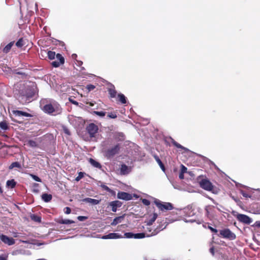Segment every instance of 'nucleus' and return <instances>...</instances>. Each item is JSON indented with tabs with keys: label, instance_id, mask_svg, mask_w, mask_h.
<instances>
[{
	"label": "nucleus",
	"instance_id": "f257e3e1",
	"mask_svg": "<svg viewBox=\"0 0 260 260\" xmlns=\"http://www.w3.org/2000/svg\"><path fill=\"white\" fill-rule=\"evenodd\" d=\"M42 110L46 113L52 115L59 114L62 112L60 105L53 100H49L42 108Z\"/></svg>",
	"mask_w": 260,
	"mask_h": 260
},
{
	"label": "nucleus",
	"instance_id": "f03ea898",
	"mask_svg": "<svg viewBox=\"0 0 260 260\" xmlns=\"http://www.w3.org/2000/svg\"><path fill=\"white\" fill-rule=\"evenodd\" d=\"M154 203L161 211L171 210L173 209V206L170 203L162 202L158 199H155Z\"/></svg>",
	"mask_w": 260,
	"mask_h": 260
},
{
	"label": "nucleus",
	"instance_id": "7ed1b4c3",
	"mask_svg": "<svg viewBox=\"0 0 260 260\" xmlns=\"http://www.w3.org/2000/svg\"><path fill=\"white\" fill-rule=\"evenodd\" d=\"M86 130L91 138H96L99 127L94 123H90L86 127Z\"/></svg>",
	"mask_w": 260,
	"mask_h": 260
},
{
	"label": "nucleus",
	"instance_id": "20e7f679",
	"mask_svg": "<svg viewBox=\"0 0 260 260\" xmlns=\"http://www.w3.org/2000/svg\"><path fill=\"white\" fill-rule=\"evenodd\" d=\"M200 186L204 189L207 191H211L213 189L212 183L206 179H203L199 182Z\"/></svg>",
	"mask_w": 260,
	"mask_h": 260
},
{
	"label": "nucleus",
	"instance_id": "39448f33",
	"mask_svg": "<svg viewBox=\"0 0 260 260\" xmlns=\"http://www.w3.org/2000/svg\"><path fill=\"white\" fill-rule=\"evenodd\" d=\"M119 144H117L116 145L114 146V147L108 149L106 151V156L107 157H111L116 154L118 153L119 151Z\"/></svg>",
	"mask_w": 260,
	"mask_h": 260
},
{
	"label": "nucleus",
	"instance_id": "423d86ee",
	"mask_svg": "<svg viewBox=\"0 0 260 260\" xmlns=\"http://www.w3.org/2000/svg\"><path fill=\"white\" fill-rule=\"evenodd\" d=\"M237 218L240 222L245 224H249L252 222V219L245 214H237Z\"/></svg>",
	"mask_w": 260,
	"mask_h": 260
},
{
	"label": "nucleus",
	"instance_id": "0eeeda50",
	"mask_svg": "<svg viewBox=\"0 0 260 260\" xmlns=\"http://www.w3.org/2000/svg\"><path fill=\"white\" fill-rule=\"evenodd\" d=\"M117 198L120 200L129 201L133 199V196L127 192L119 191L117 193Z\"/></svg>",
	"mask_w": 260,
	"mask_h": 260
},
{
	"label": "nucleus",
	"instance_id": "6e6552de",
	"mask_svg": "<svg viewBox=\"0 0 260 260\" xmlns=\"http://www.w3.org/2000/svg\"><path fill=\"white\" fill-rule=\"evenodd\" d=\"M0 239L3 242L8 245H12L15 244V240L13 238H10L4 235L0 236Z\"/></svg>",
	"mask_w": 260,
	"mask_h": 260
},
{
	"label": "nucleus",
	"instance_id": "1a4fd4ad",
	"mask_svg": "<svg viewBox=\"0 0 260 260\" xmlns=\"http://www.w3.org/2000/svg\"><path fill=\"white\" fill-rule=\"evenodd\" d=\"M123 237L122 235L119 233H110L107 235H104L102 236V239H120L123 238Z\"/></svg>",
	"mask_w": 260,
	"mask_h": 260
},
{
	"label": "nucleus",
	"instance_id": "9d476101",
	"mask_svg": "<svg viewBox=\"0 0 260 260\" xmlns=\"http://www.w3.org/2000/svg\"><path fill=\"white\" fill-rule=\"evenodd\" d=\"M122 205V203L119 201H114L111 202L109 203V206L112 208V211L114 212H116L117 209L120 207Z\"/></svg>",
	"mask_w": 260,
	"mask_h": 260
},
{
	"label": "nucleus",
	"instance_id": "9b49d317",
	"mask_svg": "<svg viewBox=\"0 0 260 260\" xmlns=\"http://www.w3.org/2000/svg\"><path fill=\"white\" fill-rule=\"evenodd\" d=\"M13 113L16 117H21V116H25V117H32V115L30 114H29L28 113L23 112L21 111H19V110H14V111H13Z\"/></svg>",
	"mask_w": 260,
	"mask_h": 260
},
{
	"label": "nucleus",
	"instance_id": "f8f14e48",
	"mask_svg": "<svg viewBox=\"0 0 260 260\" xmlns=\"http://www.w3.org/2000/svg\"><path fill=\"white\" fill-rule=\"evenodd\" d=\"M132 171L131 167H128L126 165L123 164L120 168V173L122 175H127L129 173Z\"/></svg>",
	"mask_w": 260,
	"mask_h": 260
},
{
	"label": "nucleus",
	"instance_id": "ddd939ff",
	"mask_svg": "<svg viewBox=\"0 0 260 260\" xmlns=\"http://www.w3.org/2000/svg\"><path fill=\"white\" fill-rule=\"evenodd\" d=\"M83 201L84 202L88 203L92 205H97L100 203V201L99 200L89 198L84 199L83 200Z\"/></svg>",
	"mask_w": 260,
	"mask_h": 260
},
{
	"label": "nucleus",
	"instance_id": "4468645a",
	"mask_svg": "<svg viewBox=\"0 0 260 260\" xmlns=\"http://www.w3.org/2000/svg\"><path fill=\"white\" fill-rule=\"evenodd\" d=\"M123 218H124V216L123 215L120 216H118V217H117L113 219L112 222L111 223V224L112 225H117L119 223H120V222H122V221L123 219Z\"/></svg>",
	"mask_w": 260,
	"mask_h": 260
},
{
	"label": "nucleus",
	"instance_id": "2eb2a0df",
	"mask_svg": "<svg viewBox=\"0 0 260 260\" xmlns=\"http://www.w3.org/2000/svg\"><path fill=\"white\" fill-rule=\"evenodd\" d=\"M109 93L110 95V97L114 98L116 96L117 92L115 89V87L113 85H112L111 87L108 89Z\"/></svg>",
	"mask_w": 260,
	"mask_h": 260
},
{
	"label": "nucleus",
	"instance_id": "dca6fc26",
	"mask_svg": "<svg viewBox=\"0 0 260 260\" xmlns=\"http://www.w3.org/2000/svg\"><path fill=\"white\" fill-rule=\"evenodd\" d=\"M52 198V195L47 193H43L42 195V200L45 202H50Z\"/></svg>",
	"mask_w": 260,
	"mask_h": 260
},
{
	"label": "nucleus",
	"instance_id": "f3484780",
	"mask_svg": "<svg viewBox=\"0 0 260 260\" xmlns=\"http://www.w3.org/2000/svg\"><path fill=\"white\" fill-rule=\"evenodd\" d=\"M16 184V183L14 179L8 180L6 182V186L8 188H13Z\"/></svg>",
	"mask_w": 260,
	"mask_h": 260
},
{
	"label": "nucleus",
	"instance_id": "a211bd4d",
	"mask_svg": "<svg viewBox=\"0 0 260 260\" xmlns=\"http://www.w3.org/2000/svg\"><path fill=\"white\" fill-rule=\"evenodd\" d=\"M214 209V207L213 206H209L206 207V211L207 212V214L209 217H213V214H212V212Z\"/></svg>",
	"mask_w": 260,
	"mask_h": 260
},
{
	"label": "nucleus",
	"instance_id": "6ab92c4d",
	"mask_svg": "<svg viewBox=\"0 0 260 260\" xmlns=\"http://www.w3.org/2000/svg\"><path fill=\"white\" fill-rule=\"evenodd\" d=\"M89 161L90 163V164L93 167L99 169L101 168V165H100V164L98 161H95V160H94L93 159L90 158Z\"/></svg>",
	"mask_w": 260,
	"mask_h": 260
},
{
	"label": "nucleus",
	"instance_id": "aec40b11",
	"mask_svg": "<svg viewBox=\"0 0 260 260\" xmlns=\"http://www.w3.org/2000/svg\"><path fill=\"white\" fill-rule=\"evenodd\" d=\"M218 236L220 238H228V230L224 229L221 230Z\"/></svg>",
	"mask_w": 260,
	"mask_h": 260
},
{
	"label": "nucleus",
	"instance_id": "412c9836",
	"mask_svg": "<svg viewBox=\"0 0 260 260\" xmlns=\"http://www.w3.org/2000/svg\"><path fill=\"white\" fill-rule=\"evenodd\" d=\"M14 44V43L13 42H10V43H9L7 45H6L5 46V47L3 49V52L4 53H8V52H9V51L10 50V49H11L12 46Z\"/></svg>",
	"mask_w": 260,
	"mask_h": 260
},
{
	"label": "nucleus",
	"instance_id": "4be33fe9",
	"mask_svg": "<svg viewBox=\"0 0 260 260\" xmlns=\"http://www.w3.org/2000/svg\"><path fill=\"white\" fill-rule=\"evenodd\" d=\"M30 218L33 221H35L37 222H41V217L35 214L31 215Z\"/></svg>",
	"mask_w": 260,
	"mask_h": 260
},
{
	"label": "nucleus",
	"instance_id": "5701e85b",
	"mask_svg": "<svg viewBox=\"0 0 260 260\" xmlns=\"http://www.w3.org/2000/svg\"><path fill=\"white\" fill-rule=\"evenodd\" d=\"M118 97L119 98V101L122 104H125L126 103V98L124 94L122 93H119L118 94Z\"/></svg>",
	"mask_w": 260,
	"mask_h": 260
},
{
	"label": "nucleus",
	"instance_id": "b1692460",
	"mask_svg": "<svg viewBox=\"0 0 260 260\" xmlns=\"http://www.w3.org/2000/svg\"><path fill=\"white\" fill-rule=\"evenodd\" d=\"M172 143L173 144L176 146V147H177L178 148H180V149H182L183 150H184L185 151H188V149L183 146H182L181 145H180V144L178 143L177 142L175 141L174 140H173L172 141Z\"/></svg>",
	"mask_w": 260,
	"mask_h": 260
},
{
	"label": "nucleus",
	"instance_id": "393cba45",
	"mask_svg": "<svg viewBox=\"0 0 260 260\" xmlns=\"http://www.w3.org/2000/svg\"><path fill=\"white\" fill-rule=\"evenodd\" d=\"M157 217V213H154L152 216L151 217L150 219H149L148 221V224L151 225L152 223L154 222V221L156 220V218Z\"/></svg>",
	"mask_w": 260,
	"mask_h": 260
},
{
	"label": "nucleus",
	"instance_id": "a878e982",
	"mask_svg": "<svg viewBox=\"0 0 260 260\" xmlns=\"http://www.w3.org/2000/svg\"><path fill=\"white\" fill-rule=\"evenodd\" d=\"M27 144L29 146L32 147V148H36V147H38V144H37V142L32 140H28L27 141Z\"/></svg>",
	"mask_w": 260,
	"mask_h": 260
},
{
	"label": "nucleus",
	"instance_id": "bb28decb",
	"mask_svg": "<svg viewBox=\"0 0 260 260\" xmlns=\"http://www.w3.org/2000/svg\"><path fill=\"white\" fill-rule=\"evenodd\" d=\"M14 168H21V165L18 162H14L11 164V165L9 166V169H12Z\"/></svg>",
	"mask_w": 260,
	"mask_h": 260
},
{
	"label": "nucleus",
	"instance_id": "cd10ccee",
	"mask_svg": "<svg viewBox=\"0 0 260 260\" xmlns=\"http://www.w3.org/2000/svg\"><path fill=\"white\" fill-rule=\"evenodd\" d=\"M74 222H75L73 220L67 219H62L59 221V223H60L66 224H71V223H73Z\"/></svg>",
	"mask_w": 260,
	"mask_h": 260
},
{
	"label": "nucleus",
	"instance_id": "c85d7f7f",
	"mask_svg": "<svg viewBox=\"0 0 260 260\" xmlns=\"http://www.w3.org/2000/svg\"><path fill=\"white\" fill-rule=\"evenodd\" d=\"M145 237V234L143 233L134 234V239H142Z\"/></svg>",
	"mask_w": 260,
	"mask_h": 260
},
{
	"label": "nucleus",
	"instance_id": "c756f323",
	"mask_svg": "<svg viewBox=\"0 0 260 260\" xmlns=\"http://www.w3.org/2000/svg\"><path fill=\"white\" fill-rule=\"evenodd\" d=\"M47 55H48V58L50 59H53L55 58V52L49 51L47 53Z\"/></svg>",
	"mask_w": 260,
	"mask_h": 260
},
{
	"label": "nucleus",
	"instance_id": "7c9ffc66",
	"mask_svg": "<svg viewBox=\"0 0 260 260\" xmlns=\"http://www.w3.org/2000/svg\"><path fill=\"white\" fill-rule=\"evenodd\" d=\"M56 58L58 61H59V63H61L62 64L64 63V58L62 56V55L60 54H56Z\"/></svg>",
	"mask_w": 260,
	"mask_h": 260
},
{
	"label": "nucleus",
	"instance_id": "2f4dec72",
	"mask_svg": "<svg viewBox=\"0 0 260 260\" xmlns=\"http://www.w3.org/2000/svg\"><path fill=\"white\" fill-rule=\"evenodd\" d=\"M123 237L128 239L134 238V234L131 232L125 233Z\"/></svg>",
	"mask_w": 260,
	"mask_h": 260
},
{
	"label": "nucleus",
	"instance_id": "473e14b6",
	"mask_svg": "<svg viewBox=\"0 0 260 260\" xmlns=\"http://www.w3.org/2000/svg\"><path fill=\"white\" fill-rule=\"evenodd\" d=\"M0 127L3 130H7L8 128L7 124L5 121H2L0 122Z\"/></svg>",
	"mask_w": 260,
	"mask_h": 260
},
{
	"label": "nucleus",
	"instance_id": "72a5a7b5",
	"mask_svg": "<svg viewBox=\"0 0 260 260\" xmlns=\"http://www.w3.org/2000/svg\"><path fill=\"white\" fill-rule=\"evenodd\" d=\"M23 40L22 39H19V40L16 42V45L18 47H22L24 44V42H23Z\"/></svg>",
	"mask_w": 260,
	"mask_h": 260
},
{
	"label": "nucleus",
	"instance_id": "f704fd0d",
	"mask_svg": "<svg viewBox=\"0 0 260 260\" xmlns=\"http://www.w3.org/2000/svg\"><path fill=\"white\" fill-rule=\"evenodd\" d=\"M236 238V235L229 230V240H234Z\"/></svg>",
	"mask_w": 260,
	"mask_h": 260
},
{
	"label": "nucleus",
	"instance_id": "c9c22d12",
	"mask_svg": "<svg viewBox=\"0 0 260 260\" xmlns=\"http://www.w3.org/2000/svg\"><path fill=\"white\" fill-rule=\"evenodd\" d=\"M84 173L80 172L78 173V176L75 178V180L77 181H79L81 179H82L84 177Z\"/></svg>",
	"mask_w": 260,
	"mask_h": 260
},
{
	"label": "nucleus",
	"instance_id": "e433bc0d",
	"mask_svg": "<svg viewBox=\"0 0 260 260\" xmlns=\"http://www.w3.org/2000/svg\"><path fill=\"white\" fill-rule=\"evenodd\" d=\"M101 186L102 188H103L104 190H106L108 192H112V190L109 187H108L107 185L104 184H102L101 185Z\"/></svg>",
	"mask_w": 260,
	"mask_h": 260
},
{
	"label": "nucleus",
	"instance_id": "4c0bfd02",
	"mask_svg": "<svg viewBox=\"0 0 260 260\" xmlns=\"http://www.w3.org/2000/svg\"><path fill=\"white\" fill-rule=\"evenodd\" d=\"M94 113L99 116H101V117H103L106 114V112H103V111H94Z\"/></svg>",
	"mask_w": 260,
	"mask_h": 260
},
{
	"label": "nucleus",
	"instance_id": "58836bf2",
	"mask_svg": "<svg viewBox=\"0 0 260 260\" xmlns=\"http://www.w3.org/2000/svg\"><path fill=\"white\" fill-rule=\"evenodd\" d=\"M62 63H59V61H58V60H56V61H54L52 62V66H53L54 67H58L60 64H62Z\"/></svg>",
	"mask_w": 260,
	"mask_h": 260
},
{
	"label": "nucleus",
	"instance_id": "ea45409f",
	"mask_svg": "<svg viewBox=\"0 0 260 260\" xmlns=\"http://www.w3.org/2000/svg\"><path fill=\"white\" fill-rule=\"evenodd\" d=\"M30 176L34 180L38 182H41V179L37 176L31 174L30 175Z\"/></svg>",
	"mask_w": 260,
	"mask_h": 260
},
{
	"label": "nucleus",
	"instance_id": "a19ab883",
	"mask_svg": "<svg viewBox=\"0 0 260 260\" xmlns=\"http://www.w3.org/2000/svg\"><path fill=\"white\" fill-rule=\"evenodd\" d=\"M142 203L143 204H144L145 205H146V206H148L150 204V202L147 199H143L142 201Z\"/></svg>",
	"mask_w": 260,
	"mask_h": 260
},
{
	"label": "nucleus",
	"instance_id": "79ce46f5",
	"mask_svg": "<svg viewBox=\"0 0 260 260\" xmlns=\"http://www.w3.org/2000/svg\"><path fill=\"white\" fill-rule=\"evenodd\" d=\"M181 173L184 174L185 173H186L187 172V168L186 167H185L183 165H181Z\"/></svg>",
	"mask_w": 260,
	"mask_h": 260
},
{
	"label": "nucleus",
	"instance_id": "37998d69",
	"mask_svg": "<svg viewBox=\"0 0 260 260\" xmlns=\"http://www.w3.org/2000/svg\"><path fill=\"white\" fill-rule=\"evenodd\" d=\"M64 213L67 214H70L71 212V210L70 208H69L68 207H66L64 209Z\"/></svg>",
	"mask_w": 260,
	"mask_h": 260
},
{
	"label": "nucleus",
	"instance_id": "c03bdc74",
	"mask_svg": "<svg viewBox=\"0 0 260 260\" xmlns=\"http://www.w3.org/2000/svg\"><path fill=\"white\" fill-rule=\"evenodd\" d=\"M154 158L157 161V162L159 166L162 165V162L160 160V159L159 158V157L157 156H154Z\"/></svg>",
	"mask_w": 260,
	"mask_h": 260
},
{
	"label": "nucleus",
	"instance_id": "a18cd8bd",
	"mask_svg": "<svg viewBox=\"0 0 260 260\" xmlns=\"http://www.w3.org/2000/svg\"><path fill=\"white\" fill-rule=\"evenodd\" d=\"M95 88V86L93 85L90 84L87 86V88L89 91L93 90Z\"/></svg>",
	"mask_w": 260,
	"mask_h": 260
},
{
	"label": "nucleus",
	"instance_id": "49530a36",
	"mask_svg": "<svg viewBox=\"0 0 260 260\" xmlns=\"http://www.w3.org/2000/svg\"><path fill=\"white\" fill-rule=\"evenodd\" d=\"M86 219H87V217L86 216H79L78 217V219L79 220V221H84V220H85Z\"/></svg>",
	"mask_w": 260,
	"mask_h": 260
},
{
	"label": "nucleus",
	"instance_id": "de8ad7c7",
	"mask_svg": "<svg viewBox=\"0 0 260 260\" xmlns=\"http://www.w3.org/2000/svg\"><path fill=\"white\" fill-rule=\"evenodd\" d=\"M241 193L242 196L245 198H251V196L249 195L248 194L244 192L243 191H241Z\"/></svg>",
	"mask_w": 260,
	"mask_h": 260
},
{
	"label": "nucleus",
	"instance_id": "09e8293b",
	"mask_svg": "<svg viewBox=\"0 0 260 260\" xmlns=\"http://www.w3.org/2000/svg\"><path fill=\"white\" fill-rule=\"evenodd\" d=\"M108 116L110 117V118H116L117 117V115L116 114H114V113H111V114H109L108 115Z\"/></svg>",
	"mask_w": 260,
	"mask_h": 260
},
{
	"label": "nucleus",
	"instance_id": "8fccbe9b",
	"mask_svg": "<svg viewBox=\"0 0 260 260\" xmlns=\"http://www.w3.org/2000/svg\"><path fill=\"white\" fill-rule=\"evenodd\" d=\"M69 101L72 103L74 105H78V103L76 101H74L72 99H71V98L69 99Z\"/></svg>",
	"mask_w": 260,
	"mask_h": 260
},
{
	"label": "nucleus",
	"instance_id": "3c124183",
	"mask_svg": "<svg viewBox=\"0 0 260 260\" xmlns=\"http://www.w3.org/2000/svg\"><path fill=\"white\" fill-rule=\"evenodd\" d=\"M63 131H64L65 134H67L68 135H70V131H69V130L67 128L64 127L63 128Z\"/></svg>",
	"mask_w": 260,
	"mask_h": 260
},
{
	"label": "nucleus",
	"instance_id": "603ef678",
	"mask_svg": "<svg viewBox=\"0 0 260 260\" xmlns=\"http://www.w3.org/2000/svg\"><path fill=\"white\" fill-rule=\"evenodd\" d=\"M214 239V237H213V240ZM213 242H214V240H213ZM215 243H218L219 244H221V245H224L225 242H223V241H222L221 240H220V242H215Z\"/></svg>",
	"mask_w": 260,
	"mask_h": 260
},
{
	"label": "nucleus",
	"instance_id": "864d4df0",
	"mask_svg": "<svg viewBox=\"0 0 260 260\" xmlns=\"http://www.w3.org/2000/svg\"><path fill=\"white\" fill-rule=\"evenodd\" d=\"M209 229L213 232H214L216 233H217V230L215 229L212 228L211 226H209Z\"/></svg>",
	"mask_w": 260,
	"mask_h": 260
},
{
	"label": "nucleus",
	"instance_id": "5fc2aeb1",
	"mask_svg": "<svg viewBox=\"0 0 260 260\" xmlns=\"http://www.w3.org/2000/svg\"><path fill=\"white\" fill-rule=\"evenodd\" d=\"M210 252L213 255H214V248L213 247H211L210 248Z\"/></svg>",
	"mask_w": 260,
	"mask_h": 260
},
{
	"label": "nucleus",
	"instance_id": "6e6d98bb",
	"mask_svg": "<svg viewBox=\"0 0 260 260\" xmlns=\"http://www.w3.org/2000/svg\"><path fill=\"white\" fill-rule=\"evenodd\" d=\"M184 221L186 222H193L196 221L195 219H190V220H186L184 219Z\"/></svg>",
	"mask_w": 260,
	"mask_h": 260
},
{
	"label": "nucleus",
	"instance_id": "4d7b16f0",
	"mask_svg": "<svg viewBox=\"0 0 260 260\" xmlns=\"http://www.w3.org/2000/svg\"><path fill=\"white\" fill-rule=\"evenodd\" d=\"M254 225L255 226L260 228V221H257L255 222Z\"/></svg>",
	"mask_w": 260,
	"mask_h": 260
},
{
	"label": "nucleus",
	"instance_id": "13d9d810",
	"mask_svg": "<svg viewBox=\"0 0 260 260\" xmlns=\"http://www.w3.org/2000/svg\"><path fill=\"white\" fill-rule=\"evenodd\" d=\"M179 177L180 179H184V173H180L179 174Z\"/></svg>",
	"mask_w": 260,
	"mask_h": 260
},
{
	"label": "nucleus",
	"instance_id": "bf43d9fd",
	"mask_svg": "<svg viewBox=\"0 0 260 260\" xmlns=\"http://www.w3.org/2000/svg\"><path fill=\"white\" fill-rule=\"evenodd\" d=\"M19 253H20V252L19 251H13L12 253V255H17Z\"/></svg>",
	"mask_w": 260,
	"mask_h": 260
},
{
	"label": "nucleus",
	"instance_id": "052dcab7",
	"mask_svg": "<svg viewBox=\"0 0 260 260\" xmlns=\"http://www.w3.org/2000/svg\"><path fill=\"white\" fill-rule=\"evenodd\" d=\"M160 168L161 169V170L163 171H165V166L164 165H163V164H162V165H160L159 166Z\"/></svg>",
	"mask_w": 260,
	"mask_h": 260
},
{
	"label": "nucleus",
	"instance_id": "680f3d73",
	"mask_svg": "<svg viewBox=\"0 0 260 260\" xmlns=\"http://www.w3.org/2000/svg\"><path fill=\"white\" fill-rule=\"evenodd\" d=\"M83 62L81 61H77V65L78 66H80L81 64H82Z\"/></svg>",
	"mask_w": 260,
	"mask_h": 260
},
{
	"label": "nucleus",
	"instance_id": "e2e57ef3",
	"mask_svg": "<svg viewBox=\"0 0 260 260\" xmlns=\"http://www.w3.org/2000/svg\"><path fill=\"white\" fill-rule=\"evenodd\" d=\"M72 58L75 59L77 57V55L76 54H73L72 55Z\"/></svg>",
	"mask_w": 260,
	"mask_h": 260
},
{
	"label": "nucleus",
	"instance_id": "0e129e2a",
	"mask_svg": "<svg viewBox=\"0 0 260 260\" xmlns=\"http://www.w3.org/2000/svg\"><path fill=\"white\" fill-rule=\"evenodd\" d=\"M231 197H232V199H233V200H234L236 202H238V201H239V200H238V199H236V198H234V197L232 196Z\"/></svg>",
	"mask_w": 260,
	"mask_h": 260
},
{
	"label": "nucleus",
	"instance_id": "69168bd1",
	"mask_svg": "<svg viewBox=\"0 0 260 260\" xmlns=\"http://www.w3.org/2000/svg\"><path fill=\"white\" fill-rule=\"evenodd\" d=\"M231 197H232V199H233V200H234L236 202H238V201H239V200H238V199H236V198H234V197L232 196Z\"/></svg>",
	"mask_w": 260,
	"mask_h": 260
},
{
	"label": "nucleus",
	"instance_id": "338daca9",
	"mask_svg": "<svg viewBox=\"0 0 260 260\" xmlns=\"http://www.w3.org/2000/svg\"><path fill=\"white\" fill-rule=\"evenodd\" d=\"M0 260H6V258L3 256H0Z\"/></svg>",
	"mask_w": 260,
	"mask_h": 260
},
{
	"label": "nucleus",
	"instance_id": "774afa93",
	"mask_svg": "<svg viewBox=\"0 0 260 260\" xmlns=\"http://www.w3.org/2000/svg\"><path fill=\"white\" fill-rule=\"evenodd\" d=\"M3 190L2 188L1 185L0 184V193H3Z\"/></svg>",
	"mask_w": 260,
	"mask_h": 260
}]
</instances>
